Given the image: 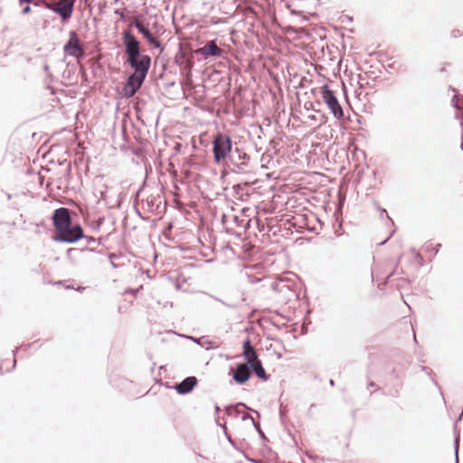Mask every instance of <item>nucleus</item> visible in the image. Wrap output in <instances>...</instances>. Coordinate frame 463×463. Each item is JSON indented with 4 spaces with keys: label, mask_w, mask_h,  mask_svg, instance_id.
<instances>
[{
    "label": "nucleus",
    "mask_w": 463,
    "mask_h": 463,
    "mask_svg": "<svg viewBox=\"0 0 463 463\" xmlns=\"http://www.w3.org/2000/svg\"><path fill=\"white\" fill-rule=\"evenodd\" d=\"M52 224L56 241L73 243L84 236L80 224L72 225L70 211L67 208L61 207L54 211Z\"/></svg>",
    "instance_id": "f257e3e1"
},
{
    "label": "nucleus",
    "mask_w": 463,
    "mask_h": 463,
    "mask_svg": "<svg viewBox=\"0 0 463 463\" xmlns=\"http://www.w3.org/2000/svg\"><path fill=\"white\" fill-rule=\"evenodd\" d=\"M150 57L148 55H142L140 57L139 66H131L135 70V72L128 77L127 83L123 87L122 95L124 97H133L141 88L150 68Z\"/></svg>",
    "instance_id": "f03ea898"
},
{
    "label": "nucleus",
    "mask_w": 463,
    "mask_h": 463,
    "mask_svg": "<svg viewBox=\"0 0 463 463\" xmlns=\"http://www.w3.org/2000/svg\"><path fill=\"white\" fill-rule=\"evenodd\" d=\"M75 0H43L45 8L59 14L62 22H67L72 15Z\"/></svg>",
    "instance_id": "7ed1b4c3"
},
{
    "label": "nucleus",
    "mask_w": 463,
    "mask_h": 463,
    "mask_svg": "<svg viewBox=\"0 0 463 463\" xmlns=\"http://www.w3.org/2000/svg\"><path fill=\"white\" fill-rule=\"evenodd\" d=\"M123 43L128 54V61L130 66H139L140 43L135 36L129 32L125 31L122 33Z\"/></svg>",
    "instance_id": "20e7f679"
},
{
    "label": "nucleus",
    "mask_w": 463,
    "mask_h": 463,
    "mask_svg": "<svg viewBox=\"0 0 463 463\" xmlns=\"http://www.w3.org/2000/svg\"><path fill=\"white\" fill-rule=\"evenodd\" d=\"M213 156L216 163H220L232 151V139L223 134H217L213 142Z\"/></svg>",
    "instance_id": "39448f33"
},
{
    "label": "nucleus",
    "mask_w": 463,
    "mask_h": 463,
    "mask_svg": "<svg viewBox=\"0 0 463 463\" xmlns=\"http://www.w3.org/2000/svg\"><path fill=\"white\" fill-rule=\"evenodd\" d=\"M321 97L326 104L328 109L333 113L334 117L341 119L344 117L343 109L335 97V94L326 85L321 88Z\"/></svg>",
    "instance_id": "423d86ee"
},
{
    "label": "nucleus",
    "mask_w": 463,
    "mask_h": 463,
    "mask_svg": "<svg viewBox=\"0 0 463 463\" xmlns=\"http://www.w3.org/2000/svg\"><path fill=\"white\" fill-rule=\"evenodd\" d=\"M63 51L66 54L78 59L84 56L83 45L75 32L72 31L70 33L69 41L65 43Z\"/></svg>",
    "instance_id": "0eeeda50"
},
{
    "label": "nucleus",
    "mask_w": 463,
    "mask_h": 463,
    "mask_svg": "<svg viewBox=\"0 0 463 463\" xmlns=\"http://www.w3.org/2000/svg\"><path fill=\"white\" fill-rule=\"evenodd\" d=\"M195 53L207 58L209 56H221L222 54V50L217 46L214 41H210L203 47L197 49Z\"/></svg>",
    "instance_id": "6e6552de"
},
{
    "label": "nucleus",
    "mask_w": 463,
    "mask_h": 463,
    "mask_svg": "<svg viewBox=\"0 0 463 463\" xmlns=\"http://www.w3.org/2000/svg\"><path fill=\"white\" fill-rule=\"evenodd\" d=\"M250 370L247 364H239L233 373V379L237 383H245L250 377Z\"/></svg>",
    "instance_id": "1a4fd4ad"
},
{
    "label": "nucleus",
    "mask_w": 463,
    "mask_h": 463,
    "mask_svg": "<svg viewBox=\"0 0 463 463\" xmlns=\"http://www.w3.org/2000/svg\"><path fill=\"white\" fill-rule=\"evenodd\" d=\"M136 28L143 34V36L155 47H160L159 41L150 33L148 28L144 24V23L137 18H136L133 22Z\"/></svg>",
    "instance_id": "9d476101"
},
{
    "label": "nucleus",
    "mask_w": 463,
    "mask_h": 463,
    "mask_svg": "<svg viewBox=\"0 0 463 463\" xmlns=\"http://www.w3.org/2000/svg\"><path fill=\"white\" fill-rule=\"evenodd\" d=\"M197 384V379L194 376L185 378L182 383L175 385V390L180 394L190 392Z\"/></svg>",
    "instance_id": "9b49d317"
},
{
    "label": "nucleus",
    "mask_w": 463,
    "mask_h": 463,
    "mask_svg": "<svg viewBox=\"0 0 463 463\" xmlns=\"http://www.w3.org/2000/svg\"><path fill=\"white\" fill-rule=\"evenodd\" d=\"M243 355L247 362V365L253 364L255 361H258V356L255 349L250 344V341L247 339L243 344Z\"/></svg>",
    "instance_id": "f8f14e48"
},
{
    "label": "nucleus",
    "mask_w": 463,
    "mask_h": 463,
    "mask_svg": "<svg viewBox=\"0 0 463 463\" xmlns=\"http://www.w3.org/2000/svg\"><path fill=\"white\" fill-rule=\"evenodd\" d=\"M250 366L252 368L256 375L266 381L268 379V375L266 374L265 369L262 366V364L260 360L255 361L253 364H250Z\"/></svg>",
    "instance_id": "ddd939ff"
},
{
    "label": "nucleus",
    "mask_w": 463,
    "mask_h": 463,
    "mask_svg": "<svg viewBox=\"0 0 463 463\" xmlns=\"http://www.w3.org/2000/svg\"><path fill=\"white\" fill-rule=\"evenodd\" d=\"M450 36L454 39L463 36V32L459 29H454L450 33Z\"/></svg>",
    "instance_id": "4468645a"
},
{
    "label": "nucleus",
    "mask_w": 463,
    "mask_h": 463,
    "mask_svg": "<svg viewBox=\"0 0 463 463\" xmlns=\"http://www.w3.org/2000/svg\"><path fill=\"white\" fill-rule=\"evenodd\" d=\"M22 13H23L24 14H30V13H31V7H30L29 5H26L25 7H24V8H23Z\"/></svg>",
    "instance_id": "2eb2a0df"
},
{
    "label": "nucleus",
    "mask_w": 463,
    "mask_h": 463,
    "mask_svg": "<svg viewBox=\"0 0 463 463\" xmlns=\"http://www.w3.org/2000/svg\"><path fill=\"white\" fill-rule=\"evenodd\" d=\"M33 0H19V3H20V5H23V4H24V3L29 4V3L33 2Z\"/></svg>",
    "instance_id": "dca6fc26"
},
{
    "label": "nucleus",
    "mask_w": 463,
    "mask_h": 463,
    "mask_svg": "<svg viewBox=\"0 0 463 463\" xmlns=\"http://www.w3.org/2000/svg\"><path fill=\"white\" fill-rule=\"evenodd\" d=\"M89 241H94V239L93 238H90Z\"/></svg>",
    "instance_id": "f3484780"
}]
</instances>
